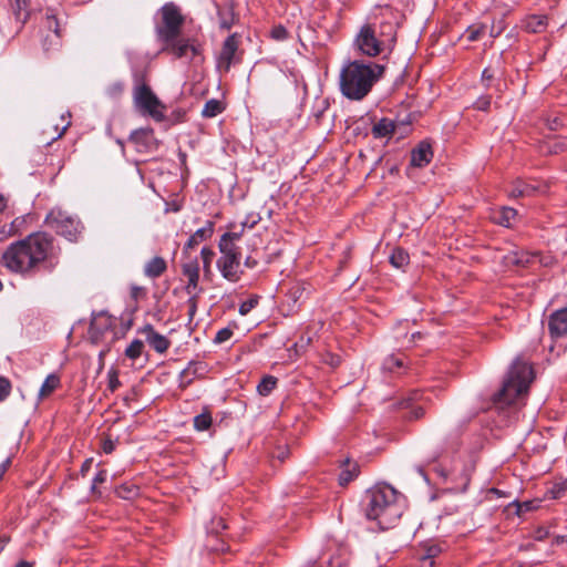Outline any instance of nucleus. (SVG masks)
<instances>
[{
	"label": "nucleus",
	"instance_id": "7",
	"mask_svg": "<svg viewBox=\"0 0 567 567\" xmlns=\"http://www.w3.org/2000/svg\"><path fill=\"white\" fill-rule=\"evenodd\" d=\"M133 99L135 106L142 114L150 115L157 122L164 120L165 107L148 85L145 83L136 85L134 89Z\"/></svg>",
	"mask_w": 567,
	"mask_h": 567
},
{
	"label": "nucleus",
	"instance_id": "20",
	"mask_svg": "<svg viewBox=\"0 0 567 567\" xmlns=\"http://www.w3.org/2000/svg\"><path fill=\"white\" fill-rule=\"evenodd\" d=\"M396 21H384L380 24V41L384 49H392L396 41Z\"/></svg>",
	"mask_w": 567,
	"mask_h": 567
},
{
	"label": "nucleus",
	"instance_id": "36",
	"mask_svg": "<svg viewBox=\"0 0 567 567\" xmlns=\"http://www.w3.org/2000/svg\"><path fill=\"white\" fill-rule=\"evenodd\" d=\"M138 494V488L135 485L123 484L116 488V495L123 499H132Z\"/></svg>",
	"mask_w": 567,
	"mask_h": 567
},
{
	"label": "nucleus",
	"instance_id": "62",
	"mask_svg": "<svg viewBox=\"0 0 567 567\" xmlns=\"http://www.w3.org/2000/svg\"><path fill=\"white\" fill-rule=\"evenodd\" d=\"M302 293H303V288H300L299 286H298V287L292 288V290H291V297H292V299H293V302H297V301H298V299H300V298H301Z\"/></svg>",
	"mask_w": 567,
	"mask_h": 567
},
{
	"label": "nucleus",
	"instance_id": "34",
	"mask_svg": "<svg viewBox=\"0 0 567 567\" xmlns=\"http://www.w3.org/2000/svg\"><path fill=\"white\" fill-rule=\"evenodd\" d=\"M183 275L188 278H199V265L197 259H192L182 266Z\"/></svg>",
	"mask_w": 567,
	"mask_h": 567
},
{
	"label": "nucleus",
	"instance_id": "4",
	"mask_svg": "<svg viewBox=\"0 0 567 567\" xmlns=\"http://www.w3.org/2000/svg\"><path fill=\"white\" fill-rule=\"evenodd\" d=\"M534 380L532 365L520 359H516L511 365L502 389L494 395L495 403L515 404L523 400Z\"/></svg>",
	"mask_w": 567,
	"mask_h": 567
},
{
	"label": "nucleus",
	"instance_id": "18",
	"mask_svg": "<svg viewBox=\"0 0 567 567\" xmlns=\"http://www.w3.org/2000/svg\"><path fill=\"white\" fill-rule=\"evenodd\" d=\"M214 221L206 220L205 225L197 229L185 243L183 248V254H187L189 249L195 248L197 245H199L202 241L207 240L210 238L214 234Z\"/></svg>",
	"mask_w": 567,
	"mask_h": 567
},
{
	"label": "nucleus",
	"instance_id": "28",
	"mask_svg": "<svg viewBox=\"0 0 567 567\" xmlns=\"http://www.w3.org/2000/svg\"><path fill=\"white\" fill-rule=\"evenodd\" d=\"M224 109L225 107L221 101L217 99H210L205 103L202 110V116L206 118L215 117L220 114Z\"/></svg>",
	"mask_w": 567,
	"mask_h": 567
},
{
	"label": "nucleus",
	"instance_id": "6",
	"mask_svg": "<svg viewBox=\"0 0 567 567\" xmlns=\"http://www.w3.org/2000/svg\"><path fill=\"white\" fill-rule=\"evenodd\" d=\"M474 471L475 462L473 460L462 464L460 468L454 467L452 471H447L443 467L435 468L442 482L449 485L446 489L452 493H465Z\"/></svg>",
	"mask_w": 567,
	"mask_h": 567
},
{
	"label": "nucleus",
	"instance_id": "58",
	"mask_svg": "<svg viewBox=\"0 0 567 567\" xmlns=\"http://www.w3.org/2000/svg\"><path fill=\"white\" fill-rule=\"evenodd\" d=\"M102 449L104 453L110 454L115 450V443L111 439H106L103 441Z\"/></svg>",
	"mask_w": 567,
	"mask_h": 567
},
{
	"label": "nucleus",
	"instance_id": "25",
	"mask_svg": "<svg viewBox=\"0 0 567 567\" xmlns=\"http://www.w3.org/2000/svg\"><path fill=\"white\" fill-rule=\"evenodd\" d=\"M395 130V123L386 117L378 121L372 127L374 138L391 137Z\"/></svg>",
	"mask_w": 567,
	"mask_h": 567
},
{
	"label": "nucleus",
	"instance_id": "44",
	"mask_svg": "<svg viewBox=\"0 0 567 567\" xmlns=\"http://www.w3.org/2000/svg\"><path fill=\"white\" fill-rule=\"evenodd\" d=\"M505 28H506V24H505L504 19H499L497 21H494L492 27H491V29H489V35L492 38H497V37H499L503 33Z\"/></svg>",
	"mask_w": 567,
	"mask_h": 567
},
{
	"label": "nucleus",
	"instance_id": "55",
	"mask_svg": "<svg viewBox=\"0 0 567 567\" xmlns=\"http://www.w3.org/2000/svg\"><path fill=\"white\" fill-rule=\"evenodd\" d=\"M122 91L123 84L121 82H115L107 89V93L111 96H117L122 93Z\"/></svg>",
	"mask_w": 567,
	"mask_h": 567
},
{
	"label": "nucleus",
	"instance_id": "27",
	"mask_svg": "<svg viewBox=\"0 0 567 567\" xmlns=\"http://www.w3.org/2000/svg\"><path fill=\"white\" fill-rule=\"evenodd\" d=\"M218 248L220 251V256H234L241 255L239 247L236 241L229 239L228 235H221Z\"/></svg>",
	"mask_w": 567,
	"mask_h": 567
},
{
	"label": "nucleus",
	"instance_id": "9",
	"mask_svg": "<svg viewBox=\"0 0 567 567\" xmlns=\"http://www.w3.org/2000/svg\"><path fill=\"white\" fill-rule=\"evenodd\" d=\"M355 45L362 54L375 56L384 50L382 42L377 38L374 30L365 24L355 38Z\"/></svg>",
	"mask_w": 567,
	"mask_h": 567
},
{
	"label": "nucleus",
	"instance_id": "37",
	"mask_svg": "<svg viewBox=\"0 0 567 567\" xmlns=\"http://www.w3.org/2000/svg\"><path fill=\"white\" fill-rule=\"evenodd\" d=\"M534 187L527 185V184H524L523 182H517L511 193H509V196L511 197H522V196H528L530 195L533 192H534Z\"/></svg>",
	"mask_w": 567,
	"mask_h": 567
},
{
	"label": "nucleus",
	"instance_id": "38",
	"mask_svg": "<svg viewBox=\"0 0 567 567\" xmlns=\"http://www.w3.org/2000/svg\"><path fill=\"white\" fill-rule=\"evenodd\" d=\"M121 382L118 380V371L115 368H111L107 371V389L114 392L118 389Z\"/></svg>",
	"mask_w": 567,
	"mask_h": 567
},
{
	"label": "nucleus",
	"instance_id": "59",
	"mask_svg": "<svg viewBox=\"0 0 567 567\" xmlns=\"http://www.w3.org/2000/svg\"><path fill=\"white\" fill-rule=\"evenodd\" d=\"M144 293H145V289L143 287H140V286L131 287V296L133 299L137 300Z\"/></svg>",
	"mask_w": 567,
	"mask_h": 567
},
{
	"label": "nucleus",
	"instance_id": "40",
	"mask_svg": "<svg viewBox=\"0 0 567 567\" xmlns=\"http://www.w3.org/2000/svg\"><path fill=\"white\" fill-rule=\"evenodd\" d=\"M485 25L481 24L478 27L471 25L466 30V37L470 42L477 41L481 35L485 32Z\"/></svg>",
	"mask_w": 567,
	"mask_h": 567
},
{
	"label": "nucleus",
	"instance_id": "54",
	"mask_svg": "<svg viewBox=\"0 0 567 567\" xmlns=\"http://www.w3.org/2000/svg\"><path fill=\"white\" fill-rule=\"evenodd\" d=\"M244 230H245V228H243V226L239 225L238 229H234L231 231H227L224 235H228L230 240L237 243L241 238Z\"/></svg>",
	"mask_w": 567,
	"mask_h": 567
},
{
	"label": "nucleus",
	"instance_id": "43",
	"mask_svg": "<svg viewBox=\"0 0 567 567\" xmlns=\"http://www.w3.org/2000/svg\"><path fill=\"white\" fill-rule=\"evenodd\" d=\"M511 505H514L516 507V514L520 516L524 513L530 512L535 508L533 502L527 501L519 503L517 501H514Z\"/></svg>",
	"mask_w": 567,
	"mask_h": 567
},
{
	"label": "nucleus",
	"instance_id": "22",
	"mask_svg": "<svg viewBox=\"0 0 567 567\" xmlns=\"http://www.w3.org/2000/svg\"><path fill=\"white\" fill-rule=\"evenodd\" d=\"M167 264L164 258L159 256L153 257L144 266V275L147 278L155 279L165 272Z\"/></svg>",
	"mask_w": 567,
	"mask_h": 567
},
{
	"label": "nucleus",
	"instance_id": "33",
	"mask_svg": "<svg viewBox=\"0 0 567 567\" xmlns=\"http://www.w3.org/2000/svg\"><path fill=\"white\" fill-rule=\"evenodd\" d=\"M212 415L208 412L200 413L194 417V427L197 431H206L212 425Z\"/></svg>",
	"mask_w": 567,
	"mask_h": 567
},
{
	"label": "nucleus",
	"instance_id": "53",
	"mask_svg": "<svg viewBox=\"0 0 567 567\" xmlns=\"http://www.w3.org/2000/svg\"><path fill=\"white\" fill-rule=\"evenodd\" d=\"M491 105V99L488 96H482L475 102V106L480 111H486Z\"/></svg>",
	"mask_w": 567,
	"mask_h": 567
},
{
	"label": "nucleus",
	"instance_id": "29",
	"mask_svg": "<svg viewBox=\"0 0 567 567\" xmlns=\"http://www.w3.org/2000/svg\"><path fill=\"white\" fill-rule=\"evenodd\" d=\"M404 367V357L400 355H389L384 359L382 363V370L385 372L394 373L401 370Z\"/></svg>",
	"mask_w": 567,
	"mask_h": 567
},
{
	"label": "nucleus",
	"instance_id": "3",
	"mask_svg": "<svg viewBox=\"0 0 567 567\" xmlns=\"http://www.w3.org/2000/svg\"><path fill=\"white\" fill-rule=\"evenodd\" d=\"M403 513L396 491L390 485L377 486L368 491L365 515L377 520L382 529L390 528Z\"/></svg>",
	"mask_w": 567,
	"mask_h": 567
},
{
	"label": "nucleus",
	"instance_id": "56",
	"mask_svg": "<svg viewBox=\"0 0 567 567\" xmlns=\"http://www.w3.org/2000/svg\"><path fill=\"white\" fill-rule=\"evenodd\" d=\"M566 488H567V481L561 484L555 485V487L553 489V497L558 498L566 491Z\"/></svg>",
	"mask_w": 567,
	"mask_h": 567
},
{
	"label": "nucleus",
	"instance_id": "13",
	"mask_svg": "<svg viewBox=\"0 0 567 567\" xmlns=\"http://www.w3.org/2000/svg\"><path fill=\"white\" fill-rule=\"evenodd\" d=\"M548 329L553 339L567 336V307L558 309L549 316Z\"/></svg>",
	"mask_w": 567,
	"mask_h": 567
},
{
	"label": "nucleus",
	"instance_id": "63",
	"mask_svg": "<svg viewBox=\"0 0 567 567\" xmlns=\"http://www.w3.org/2000/svg\"><path fill=\"white\" fill-rule=\"evenodd\" d=\"M548 536V530L546 528H538L536 532H535V538L537 540H543L545 539L546 537Z\"/></svg>",
	"mask_w": 567,
	"mask_h": 567
},
{
	"label": "nucleus",
	"instance_id": "12",
	"mask_svg": "<svg viewBox=\"0 0 567 567\" xmlns=\"http://www.w3.org/2000/svg\"><path fill=\"white\" fill-rule=\"evenodd\" d=\"M113 326L112 317L106 312L101 311L96 315H93L91 320L89 334L92 342L97 343Z\"/></svg>",
	"mask_w": 567,
	"mask_h": 567
},
{
	"label": "nucleus",
	"instance_id": "49",
	"mask_svg": "<svg viewBox=\"0 0 567 567\" xmlns=\"http://www.w3.org/2000/svg\"><path fill=\"white\" fill-rule=\"evenodd\" d=\"M214 251L208 247H203L200 250V256L203 259L204 268H208L212 264Z\"/></svg>",
	"mask_w": 567,
	"mask_h": 567
},
{
	"label": "nucleus",
	"instance_id": "11",
	"mask_svg": "<svg viewBox=\"0 0 567 567\" xmlns=\"http://www.w3.org/2000/svg\"><path fill=\"white\" fill-rule=\"evenodd\" d=\"M241 255L220 256L217 259V268L226 280L229 282H238L243 270L240 269Z\"/></svg>",
	"mask_w": 567,
	"mask_h": 567
},
{
	"label": "nucleus",
	"instance_id": "60",
	"mask_svg": "<svg viewBox=\"0 0 567 567\" xmlns=\"http://www.w3.org/2000/svg\"><path fill=\"white\" fill-rule=\"evenodd\" d=\"M92 464H93V460L92 458H86L82 466H81V470H80V473L82 476H85L87 474V472L91 470L92 467Z\"/></svg>",
	"mask_w": 567,
	"mask_h": 567
},
{
	"label": "nucleus",
	"instance_id": "14",
	"mask_svg": "<svg viewBox=\"0 0 567 567\" xmlns=\"http://www.w3.org/2000/svg\"><path fill=\"white\" fill-rule=\"evenodd\" d=\"M163 51L171 52L175 58H193L197 54L195 45L190 44L188 40H182L176 37L172 42H163Z\"/></svg>",
	"mask_w": 567,
	"mask_h": 567
},
{
	"label": "nucleus",
	"instance_id": "57",
	"mask_svg": "<svg viewBox=\"0 0 567 567\" xmlns=\"http://www.w3.org/2000/svg\"><path fill=\"white\" fill-rule=\"evenodd\" d=\"M212 523H213V527H212L213 532H218L219 529H226L227 528V525L225 524V520L221 517L213 519Z\"/></svg>",
	"mask_w": 567,
	"mask_h": 567
},
{
	"label": "nucleus",
	"instance_id": "64",
	"mask_svg": "<svg viewBox=\"0 0 567 567\" xmlns=\"http://www.w3.org/2000/svg\"><path fill=\"white\" fill-rule=\"evenodd\" d=\"M434 560L430 559L429 557H424L421 555L420 557V566L419 567H433Z\"/></svg>",
	"mask_w": 567,
	"mask_h": 567
},
{
	"label": "nucleus",
	"instance_id": "30",
	"mask_svg": "<svg viewBox=\"0 0 567 567\" xmlns=\"http://www.w3.org/2000/svg\"><path fill=\"white\" fill-rule=\"evenodd\" d=\"M60 384V380L54 374H49L39 390V398L44 399L50 395Z\"/></svg>",
	"mask_w": 567,
	"mask_h": 567
},
{
	"label": "nucleus",
	"instance_id": "31",
	"mask_svg": "<svg viewBox=\"0 0 567 567\" xmlns=\"http://www.w3.org/2000/svg\"><path fill=\"white\" fill-rule=\"evenodd\" d=\"M409 254L402 248H394L391 256L390 262L393 267L401 269L409 264Z\"/></svg>",
	"mask_w": 567,
	"mask_h": 567
},
{
	"label": "nucleus",
	"instance_id": "50",
	"mask_svg": "<svg viewBox=\"0 0 567 567\" xmlns=\"http://www.w3.org/2000/svg\"><path fill=\"white\" fill-rule=\"evenodd\" d=\"M271 37L275 39V40H278V41H282L285 39H287L288 37V32L286 30L285 27L282 25H276L272 28L271 30Z\"/></svg>",
	"mask_w": 567,
	"mask_h": 567
},
{
	"label": "nucleus",
	"instance_id": "24",
	"mask_svg": "<svg viewBox=\"0 0 567 567\" xmlns=\"http://www.w3.org/2000/svg\"><path fill=\"white\" fill-rule=\"evenodd\" d=\"M359 473V467L355 463L351 462L349 458H346L341 465V472L339 474V484L341 486H346L351 481H353Z\"/></svg>",
	"mask_w": 567,
	"mask_h": 567
},
{
	"label": "nucleus",
	"instance_id": "21",
	"mask_svg": "<svg viewBox=\"0 0 567 567\" xmlns=\"http://www.w3.org/2000/svg\"><path fill=\"white\" fill-rule=\"evenodd\" d=\"M548 19L545 14H532L523 20V28L532 33H540L546 30Z\"/></svg>",
	"mask_w": 567,
	"mask_h": 567
},
{
	"label": "nucleus",
	"instance_id": "8",
	"mask_svg": "<svg viewBox=\"0 0 567 567\" xmlns=\"http://www.w3.org/2000/svg\"><path fill=\"white\" fill-rule=\"evenodd\" d=\"M163 25L157 27V35L162 42H172L178 37L183 24V17L178 8L173 3H166L162 7Z\"/></svg>",
	"mask_w": 567,
	"mask_h": 567
},
{
	"label": "nucleus",
	"instance_id": "39",
	"mask_svg": "<svg viewBox=\"0 0 567 567\" xmlns=\"http://www.w3.org/2000/svg\"><path fill=\"white\" fill-rule=\"evenodd\" d=\"M258 301H259V297L252 296L248 300L241 302L239 305V309H238L239 313L241 316L248 315L258 305Z\"/></svg>",
	"mask_w": 567,
	"mask_h": 567
},
{
	"label": "nucleus",
	"instance_id": "19",
	"mask_svg": "<svg viewBox=\"0 0 567 567\" xmlns=\"http://www.w3.org/2000/svg\"><path fill=\"white\" fill-rule=\"evenodd\" d=\"M206 372V364L202 361H190L187 367L182 370L179 374V385L182 388L188 386L194 379L203 375Z\"/></svg>",
	"mask_w": 567,
	"mask_h": 567
},
{
	"label": "nucleus",
	"instance_id": "17",
	"mask_svg": "<svg viewBox=\"0 0 567 567\" xmlns=\"http://www.w3.org/2000/svg\"><path fill=\"white\" fill-rule=\"evenodd\" d=\"M433 158V151L431 144L426 141H422L411 152V165L414 167H424Z\"/></svg>",
	"mask_w": 567,
	"mask_h": 567
},
{
	"label": "nucleus",
	"instance_id": "42",
	"mask_svg": "<svg viewBox=\"0 0 567 567\" xmlns=\"http://www.w3.org/2000/svg\"><path fill=\"white\" fill-rule=\"evenodd\" d=\"M45 25L48 29L52 30L56 35L60 34L58 19L55 14L50 11H48L45 16Z\"/></svg>",
	"mask_w": 567,
	"mask_h": 567
},
{
	"label": "nucleus",
	"instance_id": "46",
	"mask_svg": "<svg viewBox=\"0 0 567 567\" xmlns=\"http://www.w3.org/2000/svg\"><path fill=\"white\" fill-rule=\"evenodd\" d=\"M198 281H199V278H188L187 279V285L185 286V290L190 297L192 296L197 297V293L200 291V289H198Z\"/></svg>",
	"mask_w": 567,
	"mask_h": 567
},
{
	"label": "nucleus",
	"instance_id": "45",
	"mask_svg": "<svg viewBox=\"0 0 567 567\" xmlns=\"http://www.w3.org/2000/svg\"><path fill=\"white\" fill-rule=\"evenodd\" d=\"M260 219L261 218H260L259 214L249 213V214H247L245 219L240 223V225L243 226V228H246V227L252 228L260 221Z\"/></svg>",
	"mask_w": 567,
	"mask_h": 567
},
{
	"label": "nucleus",
	"instance_id": "1",
	"mask_svg": "<svg viewBox=\"0 0 567 567\" xmlns=\"http://www.w3.org/2000/svg\"><path fill=\"white\" fill-rule=\"evenodd\" d=\"M59 261L53 237L42 231L10 244L1 256L6 269L23 277H33L41 271L50 274Z\"/></svg>",
	"mask_w": 567,
	"mask_h": 567
},
{
	"label": "nucleus",
	"instance_id": "23",
	"mask_svg": "<svg viewBox=\"0 0 567 567\" xmlns=\"http://www.w3.org/2000/svg\"><path fill=\"white\" fill-rule=\"evenodd\" d=\"M516 216H517L516 209L508 207V206H503L499 209L493 212L492 220L495 224L501 225L503 227H511L512 223L516 218Z\"/></svg>",
	"mask_w": 567,
	"mask_h": 567
},
{
	"label": "nucleus",
	"instance_id": "26",
	"mask_svg": "<svg viewBox=\"0 0 567 567\" xmlns=\"http://www.w3.org/2000/svg\"><path fill=\"white\" fill-rule=\"evenodd\" d=\"M567 146V142L565 140H555V138H548L544 140L538 145V151L543 155H553V154H559L563 152Z\"/></svg>",
	"mask_w": 567,
	"mask_h": 567
},
{
	"label": "nucleus",
	"instance_id": "48",
	"mask_svg": "<svg viewBox=\"0 0 567 567\" xmlns=\"http://www.w3.org/2000/svg\"><path fill=\"white\" fill-rule=\"evenodd\" d=\"M495 79V71L491 68H485L482 72V81L486 87L492 86V82Z\"/></svg>",
	"mask_w": 567,
	"mask_h": 567
},
{
	"label": "nucleus",
	"instance_id": "10",
	"mask_svg": "<svg viewBox=\"0 0 567 567\" xmlns=\"http://www.w3.org/2000/svg\"><path fill=\"white\" fill-rule=\"evenodd\" d=\"M239 34L233 33L226 38L223 43L221 50L217 59V68L228 72L231 64L235 62L236 52L239 47Z\"/></svg>",
	"mask_w": 567,
	"mask_h": 567
},
{
	"label": "nucleus",
	"instance_id": "16",
	"mask_svg": "<svg viewBox=\"0 0 567 567\" xmlns=\"http://www.w3.org/2000/svg\"><path fill=\"white\" fill-rule=\"evenodd\" d=\"M130 143L134 144L137 152H148L153 147V130L138 128L131 133Z\"/></svg>",
	"mask_w": 567,
	"mask_h": 567
},
{
	"label": "nucleus",
	"instance_id": "47",
	"mask_svg": "<svg viewBox=\"0 0 567 567\" xmlns=\"http://www.w3.org/2000/svg\"><path fill=\"white\" fill-rule=\"evenodd\" d=\"M231 336H233V331L228 328H224V329H220L219 331H217L214 341L216 343H223V342L228 341L231 338Z\"/></svg>",
	"mask_w": 567,
	"mask_h": 567
},
{
	"label": "nucleus",
	"instance_id": "51",
	"mask_svg": "<svg viewBox=\"0 0 567 567\" xmlns=\"http://www.w3.org/2000/svg\"><path fill=\"white\" fill-rule=\"evenodd\" d=\"M10 382L8 379L0 377V401H3L10 393Z\"/></svg>",
	"mask_w": 567,
	"mask_h": 567
},
{
	"label": "nucleus",
	"instance_id": "15",
	"mask_svg": "<svg viewBox=\"0 0 567 567\" xmlns=\"http://www.w3.org/2000/svg\"><path fill=\"white\" fill-rule=\"evenodd\" d=\"M146 342L158 353H164L171 346L169 340L155 331L152 324H146L141 329Z\"/></svg>",
	"mask_w": 567,
	"mask_h": 567
},
{
	"label": "nucleus",
	"instance_id": "5",
	"mask_svg": "<svg viewBox=\"0 0 567 567\" xmlns=\"http://www.w3.org/2000/svg\"><path fill=\"white\" fill-rule=\"evenodd\" d=\"M45 224L70 241H76L82 231L80 219L61 207H54L49 212Z\"/></svg>",
	"mask_w": 567,
	"mask_h": 567
},
{
	"label": "nucleus",
	"instance_id": "32",
	"mask_svg": "<svg viewBox=\"0 0 567 567\" xmlns=\"http://www.w3.org/2000/svg\"><path fill=\"white\" fill-rule=\"evenodd\" d=\"M276 384H277V379L271 375H267V377L262 378V380L257 385V391L260 395L266 396L271 393V391L275 389Z\"/></svg>",
	"mask_w": 567,
	"mask_h": 567
},
{
	"label": "nucleus",
	"instance_id": "61",
	"mask_svg": "<svg viewBox=\"0 0 567 567\" xmlns=\"http://www.w3.org/2000/svg\"><path fill=\"white\" fill-rule=\"evenodd\" d=\"M445 452V449L443 447H439L436 449L427 458V461L431 463V462H435L437 461L442 455L443 453Z\"/></svg>",
	"mask_w": 567,
	"mask_h": 567
},
{
	"label": "nucleus",
	"instance_id": "41",
	"mask_svg": "<svg viewBox=\"0 0 567 567\" xmlns=\"http://www.w3.org/2000/svg\"><path fill=\"white\" fill-rule=\"evenodd\" d=\"M107 480V472L105 470H101L96 473V475L93 477L90 491L91 493L95 494L97 493V485L104 483Z\"/></svg>",
	"mask_w": 567,
	"mask_h": 567
},
{
	"label": "nucleus",
	"instance_id": "52",
	"mask_svg": "<svg viewBox=\"0 0 567 567\" xmlns=\"http://www.w3.org/2000/svg\"><path fill=\"white\" fill-rule=\"evenodd\" d=\"M440 553H441V548L437 545H431L425 548V551L422 556L429 557L430 559L434 560L435 557H437Z\"/></svg>",
	"mask_w": 567,
	"mask_h": 567
},
{
	"label": "nucleus",
	"instance_id": "2",
	"mask_svg": "<svg viewBox=\"0 0 567 567\" xmlns=\"http://www.w3.org/2000/svg\"><path fill=\"white\" fill-rule=\"evenodd\" d=\"M384 68L380 64L354 60L346 62L339 74L341 94L351 101L363 100L382 76Z\"/></svg>",
	"mask_w": 567,
	"mask_h": 567
},
{
	"label": "nucleus",
	"instance_id": "35",
	"mask_svg": "<svg viewBox=\"0 0 567 567\" xmlns=\"http://www.w3.org/2000/svg\"><path fill=\"white\" fill-rule=\"evenodd\" d=\"M144 348L143 341L135 339L125 350V355L132 360H136L142 354Z\"/></svg>",
	"mask_w": 567,
	"mask_h": 567
}]
</instances>
